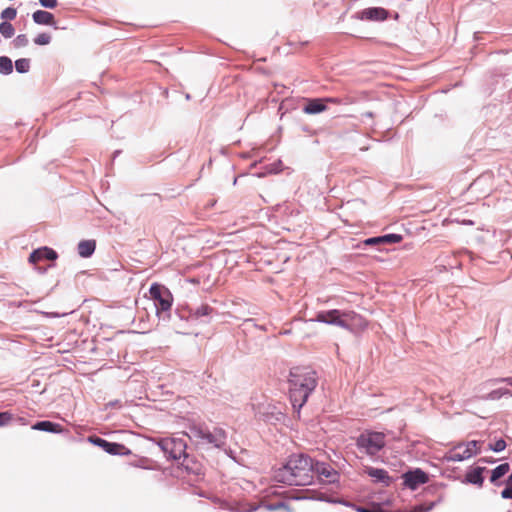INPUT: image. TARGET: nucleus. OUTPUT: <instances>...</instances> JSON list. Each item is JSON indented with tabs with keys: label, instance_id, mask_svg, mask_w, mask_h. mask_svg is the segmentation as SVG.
Wrapping results in <instances>:
<instances>
[{
	"label": "nucleus",
	"instance_id": "obj_7",
	"mask_svg": "<svg viewBox=\"0 0 512 512\" xmlns=\"http://www.w3.org/2000/svg\"><path fill=\"white\" fill-rule=\"evenodd\" d=\"M157 445L168 459L180 460L186 457V443L180 438H163L157 441Z\"/></svg>",
	"mask_w": 512,
	"mask_h": 512
},
{
	"label": "nucleus",
	"instance_id": "obj_2",
	"mask_svg": "<svg viewBox=\"0 0 512 512\" xmlns=\"http://www.w3.org/2000/svg\"><path fill=\"white\" fill-rule=\"evenodd\" d=\"M316 372L309 367H294L289 374L290 401L297 413L307 402L309 395L317 386Z\"/></svg>",
	"mask_w": 512,
	"mask_h": 512
},
{
	"label": "nucleus",
	"instance_id": "obj_12",
	"mask_svg": "<svg viewBox=\"0 0 512 512\" xmlns=\"http://www.w3.org/2000/svg\"><path fill=\"white\" fill-rule=\"evenodd\" d=\"M57 258V253L48 247H42L37 250H34L29 256V262L32 264H36L42 260H55Z\"/></svg>",
	"mask_w": 512,
	"mask_h": 512
},
{
	"label": "nucleus",
	"instance_id": "obj_41",
	"mask_svg": "<svg viewBox=\"0 0 512 512\" xmlns=\"http://www.w3.org/2000/svg\"><path fill=\"white\" fill-rule=\"evenodd\" d=\"M506 485L507 486H512V474L508 476V478L506 480Z\"/></svg>",
	"mask_w": 512,
	"mask_h": 512
},
{
	"label": "nucleus",
	"instance_id": "obj_30",
	"mask_svg": "<svg viewBox=\"0 0 512 512\" xmlns=\"http://www.w3.org/2000/svg\"><path fill=\"white\" fill-rule=\"evenodd\" d=\"M13 44L16 48L25 47L28 44V38L25 34H20L13 40Z\"/></svg>",
	"mask_w": 512,
	"mask_h": 512
},
{
	"label": "nucleus",
	"instance_id": "obj_32",
	"mask_svg": "<svg viewBox=\"0 0 512 512\" xmlns=\"http://www.w3.org/2000/svg\"><path fill=\"white\" fill-rule=\"evenodd\" d=\"M13 419V415L10 412H0V426L9 424Z\"/></svg>",
	"mask_w": 512,
	"mask_h": 512
},
{
	"label": "nucleus",
	"instance_id": "obj_35",
	"mask_svg": "<svg viewBox=\"0 0 512 512\" xmlns=\"http://www.w3.org/2000/svg\"><path fill=\"white\" fill-rule=\"evenodd\" d=\"M364 244L367 246L382 245L380 236L371 237L364 240Z\"/></svg>",
	"mask_w": 512,
	"mask_h": 512
},
{
	"label": "nucleus",
	"instance_id": "obj_10",
	"mask_svg": "<svg viewBox=\"0 0 512 512\" xmlns=\"http://www.w3.org/2000/svg\"><path fill=\"white\" fill-rule=\"evenodd\" d=\"M388 12L382 7H371L359 13V19L369 21H383L387 18Z\"/></svg>",
	"mask_w": 512,
	"mask_h": 512
},
{
	"label": "nucleus",
	"instance_id": "obj_18",
	"mask_svg": "<svg viewBox=\"0 0 512 512\" xmlns=\"http://www.w3.org/2000/svg\"><path fill=\"white\" fill-rule=\"evenodd\" d=\"M509 471H510L509 463H503V464L498 465L496 468H494L491 471L490 482L493 483L494 485H500L501 483L498 482V480L501 477H503L504 475H506Z\"/></svg>",
	"mask_w": 512,
	"mask_h": 512
},
{
	"label": "nucleus",
	"instance_id": "obj_33",
	"mask_svg": "<svg viewBox=\"0 0 512 512\" xmlns=\"http://www.w3.org/2000/svg\"><path fill=\"white\" fill-rule=\"evenodd\" d=\"M434 506H435L434 502H431L428 505L421 504V505L414 507L410 512H428V511L432 510Z\"/></svg>",
	"mask_w": 512,
	"mask_h": 512
},
{
	"label": "nucleus",
	"instance_id": "obj_24",
	"mask_svg": "<svg viewBox=\"0 0 512 512\" xmlns=\"http://www.w3.org/2000/svg\"><path fill=\"white\" fill-rule=\"evenodd\" d=\"M13 71L12 60L7 56H0V73L3 75H9Z\"/></svg>",
	"mask_w": 512,
	"mask_h": 512
},
{
	"label": "nucleus",
	"instance_id": "obj_14",
	"mask_svg": "<svg viewBox=\"0 0 512 512\" xmlns=\"http://www.w3.org/2000/svg\"><path fill=\"white\" fill-rule=\"evenodd\" d=\"M32 18L39 25H55L54 15L48 11L37 10L32 14Z\"/></svg>",
	"mask_w": 512,
	"mask_h": 512
},
{
	"label": "nucleus",
	"instance_id": "obj_6",
	"mask_svg": "<svg viewBox=\"0 0 512 512\" xmlns=\"http://www.w3.org/2000/svg\"><path fill=\"white\" fill-rule=\"evenodd\" d=\"M356 445L362 452L373 456L385 446V435L381 432L365 431L359 435Z\"/></svg>",
	"mask_w": 512,
	"mask_h": 512
},
{
	"label": "nucleus",
	"instance_id": "obj_8",
	"mask_svg": "<svg viewBox=\"0 0 512 512\" xmlns=\"http://www.w3.org/2000/svg\"><path fill=\"white\" fill-rule=\"evenodd\" d=\"M402 478L404 485L411 490H416L428 481V475L421 469L408 471L402 475Z\"/></svg>",
	"mask_w": 512,
	"mask_h": 512
},
{
	"label": "nucleus",
	"instance_id": "obj_27",
	"mask_svg": "<svg viewBox=\"0 0 512 512\" xmlns=\"http://www.w3.org/2000/svg\"><path fill=\"white\" fill-rule=\"evenodd\" d=\"M382 244H393L402 241L403 237L400 234H386L380 236Z\"/></svg>",
	"mask_w": 512,
	"mask_h": 512
},
{
	"label": "nucleus",
	"instance_id": "obj_28",
	"mask_svg": "<svg viewBox=\"0 0 512 512\" xmlns=\"http://www.w3.org/2000/svg\"><path fill=\"white\" fill-rule=\"evenodd\" d=\"M17 10L13 7H8L1 12V18L5 21L13 20L16 18Z\"/></svg>",
	"mask_w": 512,
	"mask_h": 512
},
{
	"label": "nucleus",
	"instance_id": "obj_31",
	"mask_svg": "<svg viewBox=\"0 0 512 512\" xmlns=\"http://www.w3.org/2000/svg\"><path fill=\"white\" fill-rule=\"evenodd\" d=\"M506 448V442L503 439L497 440L493 444H489V449L494 452H501Z\"/></svg>",
	"mask_w": 512,
	"mask_h": 512
},
{
	"label": "nucleus",
	"instance_id": "obj_26",
	"mask_svg": "<svg viewBox=\"0 0 512 512\" xmlns=\"http://www.w3.org/2000/svg\"><path fill=\"white\" fill-rule=\"evenodd\" d=\"M15 68L18 73H27L30 69V60L27 58L16 60Z\"/></svg>",
	"mask_w": 512,
	"mask_h": 512
},
{
	"label": "nucleus",
	"instance_id": "obj_11",
	"mask_svg": "<svg viewBox=\"0 0 512 512\" xmlns=\"http://www.w3.org/2000/svg\"><path fill=\"white\" fill-rule=\"evenodd\" d=\"M257 413L268 422L280 421L283 418L281 410L271 404L259 406Z\"/></svg>",
	"mask_w": 512,
	"mask_h": 512
},
{
	"label": "nucleus",
	"instance_id": "obj_5",
	"mask_svg": "<svg viewBox=\"0 0 512 512\" xmlns=\"http://www.w3.org/2000/svg\"><path fill=\"white\" fill-rule=\"evenodd\" d=\"M149 292L154 301L158 316L161 317L163 315V319L169 318V314L165 315L170 312L173 303V296L169 289L158 283H153Z\"/></svg>",
	"mask_w": 512,
	"mask_h": 512
},
{
	"label": "nucleus",
	"instance_id": "obj_13",
	"mask_svg": "<svg viewBox=\"0 0 512 512\" xmlns=\"http://www.w3.org/2000/svg\"><path fill=\"white\" fill-rule=\"evenodd\" d=\"M486 470L485 467H475L470 469L465 476V481L469 484L482 487L484 483L483 472Z\"/></svg>",
	"mask_w": 512,
	"mask_h": 512
},
{
	"label": "nucleus",
	"instance_id": "obj_4",
	"mask_svg": "<svg viewBox=\"0 0 512 512\" xmlns=\"http://www.w3.org/2000/svg\"><path fill=\"white\" fill-rule=\"evenodd\" d=\"M314 321L335 325L351 332L364 329L367 326L365 319L352 310L320 311L316 314Z\"/></svg>",
	"mask_w": 512,
	"mask_h": 512
},
{
	"label": "nucleus",
	"instance_id": "obj_29",
	"mask_svg": "<svg viewBox=\"0 0 512 512\" xmlns=\"http://www.w3.org/2000/svg\"><path fill=\"white\" fill-rule=\"evenodd\" d=\"M50 42L51 36L48 33H40L34 39V43L37 45H48Z\"/></svg>",
	"mask_w": 512,
	"mask_h": 512
},
{
	"label": "nucleus",
	"instance_id": "obj_9",
	"mask_svg": "<svg viewBox=\"0 0 512 512\" xmlns=\"http://www.w3.org/2000/svg\"><path fill=\"white\" fill-rule=\"evenodd\" d=\"M91 441L95 445L103 448L104 451H106L107 453H109L111 455L126 454V453L130 452L122 444L115 443V442H109V441L99 438V437H95L94 439H91Z\"/></svg>",
	"mask_w": 512,
	"mask_h": 512
},
{
	"label": "nucleus",
	"instance_id": "obj_42",
	"mask_svg": "<svg viewBox=\"0 0 512 512\" xmlns=\"http://www.w3.org/2000/svg\"><path fill=\"white\" fill-rule=\"evenodd\" d=\"M480 461H483V462H487V463H494V460H490V459H481Z\"/></svg>",
	"mask_w": 512,
	"mask_h": 512
},
{
	"label": "nucleus",
	"instance_id": "obj_40",
	"mask_svg": "<svg viewBox=\"0 0 512 512\" xmlns=\"http://www.w3.org/2000/svg\"><path fill=\"white\" fill-rule=\"evenodd\" d=\"M315 471L321 474H324L326 477H330V471H327L326 468H322V470L319 469L318 465L315 466Z\"/></svg>",
	"mask_w": 512,
	"mask_h": 512
},
{
	"label": "nucleus",
	"instance_id": "obj_3",
	"mask_svg": "<svg viewBox=\"0 0 512 512\" xmlns=\"http://www.w3.org/2000/svg\"><path fill=\"white\" fill-rule=\"evenodd\" d=\"M185 435L197 446L203 448H222L226 444L227 434L224 429L214 427L210 430L204 423L192 422Z\"/></svg>",
	"mask_w": 512,
	"mask_h": 512
},
{
	"label": "nucleus",
	"instance_id": "obj_15",
	"mask_svg": "<svg viewBox=\"0 0 512 512\" xmlns=\"http://www.w3.org/2000/svg\"><path fill=\"white\" fill-rule=\"evenodd\" d=\"M323 99H312L304 106L303 111L306 114H318L326 110Z\"/></svg>",
	"mask_w": 512,
	"mask_h": 512
},
{
	"label": "nucleus",
	"instance_id": "obj_21",
	"mask_svg": "<svg viewBox=\"0 0 512 512\" xmlns=\"http://www.w3.org/2000/svg\"><path fill=\"white\" fill-rule=\"evenodd\" d=\"M504 396H512V392L507 388L494 389L485 396H482L483 400H499Z\"/></svg>",
	"mask_w": 512,
	"mask_h": 512
},
{
	"label": "nucleus",
	"instance_id": "obj_25",
	"mask_svg": "<svg viewBox=\"0 0 512 512\" xmlns=\"http://www.w3.org/2000/svg\"><path fill=\"white\" fill-rule=\"evenodd\" d=\"M14 27L8 21L0 23V33L5 38H11L14 35Z\"/></svg>",
	"mask_w": 512,
	"mask_h": 512
},
{
	"label": "nucleus",
	"instance_id": "obj_1",
	"mask_svg": "<svg viewBox=\"0 0 512 512\" xmlns=\"http://www.w3.org/2000/svg\"><path fill=\"white\" fill-rule=\"evenodd\" d=\"M315 465L313 459L305 454L290 456L287 463L274 475L276 481L291 485L305 486L313 482Z\"/></svg>",
	"mask_w": 512,
	"mask_h": 512
},
{
	"label": "nucleus",
	"instance_id": "obj_37",
	"mask_svg": "<svg viewBox=\"0 0 512 512\" xmlns=\"http://www.w3.org/2000/svg\"><path fill=\"white\" fill-rule=\"evenodd\" d=\"M501 497L504 499H512V486H506L501 492Z\"/></svg>",
	"mask_w": 512,
	"mask_h": 512
},
{
	"label": "nucleus",
	"instance_id": "obj_39",
	"mask_svg": "<svg viewBox=\"0 0 512 512\" xmlns=\"http://www.w3.org/2000/svg\"><path fill=\"white\" fill-rule=\"evenodd\" d=\"M323 100H324V102L333 103V104H341L342 103V100L340 98L328 97V98H324Z\"/></svg>",
	"mask_w": 512,
	"mask_h": 512
},
{
	"label": "nucleus",
	"instance_id": "obj_38",
	"mask_svg": "<svg viewBox=\"0 0 512 512\" xmlns=\"http://www.w3.org/2000/svg\"><path fill=\"white\" fill-rule=\"evenodd\" d=\"M284 507H285V504L283 502H277L275 504L266 505V508L270 511L278 510V509H281Z\"/></svg>",
	"mask_w": 512,
	"mask_h": 512
},
{
	"label": "nucleus",
	"instance_id": "obj_16",
	"mask_svg": "<svg viewBox=\"0 0 512 512\" xmlns=\"http://www.w3.org/2000/svg\"><path fill=\"white\" fill-rule=\"evenodd\" d=\"M470 458V453H465L462 448H459V444L451 449L446 455L445 459L449 462H460Z\"/></svg>",
	"mask_w": 512,
	"mask_h": 512
},
{
	"label": "nucleus",
	"instance_id": "obj_17",
	"mask_svg": "<svg viewBox=\"0 0 512 512\" xmlns=\"http://www.w3.org/2000/svg\"><path fill=\"white\" fill-rule=\"evenodd\" d=\"M96 248V242L94 240H82L78 244V253L81 257H90Z\"/></svg>",
	"mask_w": 512,
	"mask_h": 512
},
{
	"label": "nucleus",
	"instance_id": "obj_34",
	"mask_svg": "<svg viewBox=\"0 0 512 512\" xmlns=\"http://www.w3.org/2000/svg\"><path fill=\"white\" fill-rule=\"evenodd\" d=\"M499 382H507L510 386H512V377L508 378H498V379H490L486 382L487 385L494 386Z\"/></svg>",
	"mask_w": 512,
	"mask_h": 512
},
{
	"label": "nucleus",
	"instance_id": "obj_23",
	"mask_svg": "<svg viewBox=\"0 0 512 512\" xmlns=\"http://www.w3.org/2000/svg\"><path fill=\"white\" fill-rule=\"evenodd\" d=\"M479 441L472 440L467 443L459 444V448H462L465 453H470V458L479 453Z\"/></svg>",
	"mask_w": 512,
	"mask_h": 512
},
{
	"label": "nucleus",
	"instance_id": "obj_19",
	"mask_svg": "<svg viewBox=\"0 0 512 512\" xmlns=\"http://www.w3.org/2000/svg\"><path fill=\"white\" fill-rule=\"evenodd\" d=\"M365 471L370 477L374 478L377 482L387 483L389 480L388 473L384 469L367 467Z\"/></svg>",
	"mask_w": 512,
	"mask_h": 512
},
{
	"label": "nucleus",
	"instance_id": "obj_36",
	"mask_svg": "<svg viewBox=\"0 0 512 512\" xmlns=\"http://www.w3.org/2000/svg\"><path fill=\"white\" fill-rule=\"evenodd\" d=\"M39 3L44 8L53 9L57 6V0H39Z\"/></svg>",
	"mask_w": 512,
	"mask_h": 512
},
{
	"label": "nucleus",
	"instance_id": "obj_20",
	"mask_svg": "<svg viewBox=\"0 0 512 512\" xmlns=\"http://www.w3.org/2000/svg\"><path fill=\"white\" fill-rule=\"evenodd\" d=\"M34 430H40L45 432L57 433L60 431V426L51 421H39L32 427Z\"/></svg>",
	"mask_w": 512,
	"mask_h": 512
},
{
	"label": "nucleus",
	"instance_id": "obj_22",
	"mask_svg": "<svg viewBox=\"0 0 512 512\" xmlns=\"http://www.w3.org/2000/svg\"><path fill=\"white\" fill-rule=\"evenodd\" d=\"M212 311H213V309L209 305L202 304L201 306L197 307L196 309L191 310L190 316L195 319H199L204 316H209L212 313Z\"/></svg>",
	"mask_w": 512,
	"mask_h": 512
}]
</instances>
